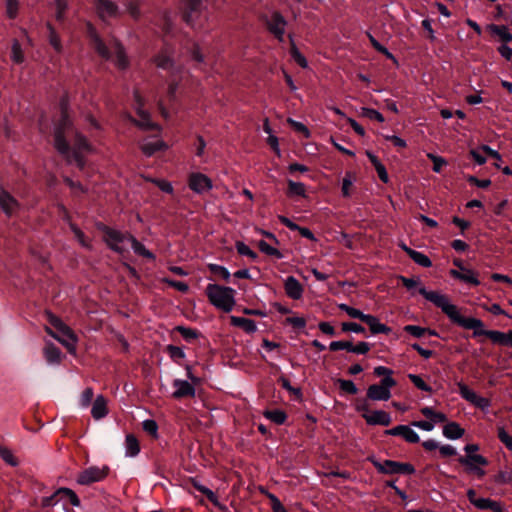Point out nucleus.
<instances>
[{
	"instance_id": "obj_45",
	"label": "nucleus",
	"mask_w": 512,
	"mask_h": 512,
	"mask_svg": "<svg viewBox=\"0 0 512 512\" xmlns=\"http://www.w3.org/2000/svg\"><path fill=\"white\" fill-rule=\"evenodd\" d=\"M401 437H403L409 443H418L420 440L419 435L407 425L404 426Z\"/></svg>"
},
{
	"instance_id": "obj_55",
	"label": "nucleus",
	"mask_w": 512,
	"mask_h": 512,
	"mask_svg": "<svg viewBox=\"0 0 512 512\" xmlns=\"http://www.w3.org/2000/svg\"><path fill=\"white\" fill-rule=\"evenodd\" d=\"M495 482L498 483V484H508V483H512V472L510 470H504V471H500L496 476H495Z\"/></svg>"
},
{
	"instance_id": "obj_62",
	"label": "nucleus",
	"mask_w": 512,
	"mask_h": 512,
	"mask_svg": "<svg viewBox=\"0 0 512 512\" xmlns=\"http://www.w3.org/2000/svg\"><path fill=\"white\" fill-rule=\"evenodd\" d=\"M49 323L58 331L60 329H64L67 331V325L57 316L48 313Z\"/></svg>"
},
{
	"instance_id": "obj_56",
	"label": "nucleus",
	"mask_w": 512,
	"mask_h": 512,
	"mask_svg": "<svg viewBox=\"0 0 512 512\" xmlns=\"http://www.w3.org/2000/svg\"><path fill=\"white\" fill-rule=\"evenodd\" d=\"M155 63L158 67L168 69L171 66V60L167 52H163L155 57Z\"/></svg>"
},
{
	"instance_id": "obj_40",
	"label": "nucleus",
	"mask_w": 512,
	"mask_h": 512,
	"mask_svg": "<svg viewBox=\"0 0 512 512\" xmlns=\"http://www.w3.org/2000/svg\"><path fill=\"white\" fill-rule=\"evenodd\" d=\"M338 308L344 312H346L351 318L360 319L362 321L364 317V313L356 308L350 307L347 304L341 303L338 305Z\"/></svg>"
},
{
	"instance_id": "obj_8",
	"label": "nucleus",
	"mask_w": 512,
	"mask_h": 512,
	"mask_svg": "<svg viewBox=\"0 0 512 512\" xmlns=\"http://www.w3.org/2000/svg\"><path fill=\"white\" fill-rule=\"evenodd\" d=\"M375 468L384 474H413L415 472L414 467L408 463H401L392 460L372 461Z\"/></svg>"
},
{
	"instance_id": "obj_39",
	"label": "nucleus",
	"mask_w": 512,
	"mask_h": 512,
	"mask_svg": "<svg viewBox=\"0 0 512 512\" xmlns=\"http://www.w3.org/2000/svg\"><path fill=\"white\" fill-rule=\"evenodd\" d=\"M258 247L261 250V252H263L269 256H274L278 259L282 258V254L280 253V251L278 249L272 247L271 245H269L267 242H265L263 240L259 241Z\"/></svg>"
},
{
	"instance_id": "obj_29",
	"label": "nucleus",
	"mask_w": 512,
	"mask_h": 512,
	"mask_svg": "<svg viewBox=\"0 0 512 512\" xmlns=\"http://www.w3.org/2000/svg\"><path fill=\"white\" fill-rule=\"evenodd\" d=\"M231 323L234 326L243 328L248 333L255 332L257 329L256 323L248 318L231 316Z\"/></svg>"
},
{
	"instance_id": "obj_24",
	"label": "nucleus",
	"mask_w": 512,
	"mask_h": 512,
	"mask_svg": "<svg viewBox=\"0 0 512 512\" xmlns=\"http://www.w3.org/2000/svg\"><path fill=\"white\" fill-rule=\"evenodd\" d=\"M362 321L365 322L369 326L370 331L373 334H380V333L387 334L390 332V328L387 327L386 325L380 323L378 318H376L375 316L365 314Z\"/></svg>"
},
{
	"instance_id": "obj_1",
	"label": "nucleus",
	"mask_w": 512,
	"mask_h": 512,
	"mask_svg": "<svg viewBox=\"0 0 512 512\" xmlns=\"http://www.w3.org/2000/svg\"><path fill=\"white\" fill-rule=\"evenodd\" d=\"M419 293L425 297L426 300L432 302L436 307L440 308L442 312L450 319L451 322L459 325L465 329H472L474 336L485 335L489 338L491 330H485L484 324L480 319L473 317H464L460 309L452 304L449 298L437 291H428L424 287L419 288Z\"/></svg>"
},
{
	"instance_id": "obj_36",
	"label": "nucleus",
	"mask_w": 512,
	"mask_h": 512,
	"mask_svg": "<svg viewBox=\"0 0 512 512\" xmlns=\"http://www.w3.org/2000/svg\"><path fill=\"white\" fill-rule=\"evenodd\" d=\"M457 386L461 397L464 398L466 401L473 403L478 394L471 390L466 384L462 382H458Z\"/></svg>"
},
{
	"instance_id": "obj_63",
	"label": "nucleus",
	"mask_w": 512,
	"mask_h": 512,
	"mask_svg": "<svg viewBox=\"0 0 512 512\" xmlns=\"http://www.w3.org/2000/svg\"><path fill=\"white\" fill-rule=\"evenodd\" d=\"M404 330L406 332L410 333L412 336L417 337V338L422 337L424 335V333L426 332L425 328H422V327L416 326V325H407L404 327Z\"/></svg>"
},
{
	"instance_id": "obj_60",
	"label": "nucleus",
	"mask_w": 512,
	"mask_h": 512,
	"mask_svg": "<svg viewBox=\"0 0 512 512\" xmlns=\"http://www.w3.org/2000/svg\"><path fill=\"white\" fill-rule=\"evenodd\" d=\"M94 393L92 388H86L80 397V404L82 407H88L93 399Z\"/></svg>"
},
{
	"instance_id": "obj_5",
	"label": "nucleus",
	"mask_w": 512,
	"mask_h": 512,
	"mask_svg": "<svg viewBox=\"0 0 512 512\" xmlns=\"http://www.w3.org/2000/svg\"><path fill=\"white\" fill-rule=\"evenodd\" d=\"M184 18L192 27H202L208 20L207 5L203 0H187Z\"/></svg>"
},
{
	"instance_id": "obj_15",
	"label": "nucleus",
	"mask_w": 512,
	"mask_h": 512,
	"mask_svg": "<svg viewBox=\"0 0 512 512\" xmlns=\"http://www.w3.org/2000/svg\"><path fill=\"white\" fill-rule=\"evenodd\" d=\"M358 409L366 412L363 414V418L369 425L388 426L391 423V416L383 410L369 412L365 406L358 407Z\"/></svg>"
},
{
	"instance_id": "obj_4",
	"label": "nucleus",
	"mask_w": 512,
	"mask_h": 512,
	"mask_svg": "<svg viewBox=\"0 0 512 512\" xmlns=\"http://www.w3.org/2000/svg\"><path fill=\"white\" fill-rule=\"evenodd\" d=\"M206 294L209 301L224 312L232 311L236 304L235 290L231 287L209 284L206 288Z\"/></svg>"
},
{
	"instance_id": "obj_42",
	"label": "nucleus",
	"mask_w": 512,
	"mask_h": 512,
	"mask_svg": "<svg viewBox=\"0 0 512 512\" xmlns=\"http://www.w3.org/2000/svg\"><path fill=\"white\" fill-rule=\"evenodd\" d=\"M408 378L411 380V382L420 390L425 392H431L432 388L424 382V380L416 374H409Z\"/></svg>"
},
{
	"instance_id": "obj_13",
	"label": "nucleus",
	"mask_w": 512,
	"mask_h": 512,
	"mask_svg": "<svg viewBox=\"0 0 512 512\" xmlns=\"http://www.w3.org/2000/svg\"><path fill=\"white\" fill-rule=\"evenodd\" d=\"M94 7L97 15L106 21L119 15L118 5L111 0H94Z\"/></svg>"
},
{
	"instance_id": "obj_28",
	"label": "nucleus",
	"mask_w": 512,
	"mask_h": 512,
	"mask_svg": "<svg viewBox=\"0 0 512 512\" xmlns=\"http://www.w3.org/2000/svg\"><path fill=\"white\" fill-rule=\"evenodd\" d=\"M443 435L448 439H459L464 435V429L456 422H450L443 427Z\"/></svg>"
},
{
	"instance_id": "obj_59",
	"label": "nucleus",
	"mask_w": 512,
	"mask_h": 512,
	"mask_svg": "<svg viewBox=\"0 0 512 512\" xmlns=\"http://www.w3.org/2000/svg\"><path fill=\"white\" fill-rule=\"evenodd\" d=\"M342 330L345 332L363 333L364 327L354 322L342 323Z\"/></svg>"
},
{
	"instance_id": "obj_37",
	"label": "nucleus",
	"mask_w": 512,
	"mask_h": 512,
	"mask_svg": "<svg viewBox=\"0 0 512 512\" xmlns=\"http://www.w3.org/2000/svg\"><path fill=\"white\" fill-rule=\"evenodd\" d=\"M410 258L415 262L417 263L418 265L422 266V267H430L432 265V262L431 260L428 258V256H426L425 254H423L422 252H419V251H416L414 250L413 252H411V255H410Z\"/></svg>"
},
{
	"instance_id": "obj_2",
	"label": "nucleus",
	"mask_w": 512,
	"mask_h": 512,
	"mask_svg": "<svg viewBox=\"0 0 512 512\" xmlns=\"http://www.w3.org/2000/svg\"><path fill=\"white\" fill-rule=\"evenodd\" d=\"M69 126L70 121L68 116L63 113L61 122L55 130V147L70 163L75 162L78 168L83 169L85 161L82 154L84 151L89 152L91 148L87 140L82 135L75 133L74 149L73 151H70L69 145L64 137V133Z\"/></svg>"
},
{
	"instance_id": "obj_7",
	"label": "nucleus",
	"mask_w": 512,
	"mask_h": 512,
	"mask_svg": "<svg viewBox=\"0 0 512 512\" xmlns=\"http://www.w3.org/2000/svg\"><path fill=\"white\" fill-rule=\"evenodd\" d=\"M396 385L394 378H383L379 384L370 385L367 397L373 401H387L391 398V388Z\"/></svg>"
},
{
	"instance_id": "obj_27",
	"label": "nucleus",
	"mask_w": 512,
	"mask_h": 512,
	"mask_svg": "<svg viewBox=\"0 0 512 512\" xmlns=\"http://www.w3.org/2000/svg\"><path fill=\"white\" fill-rule=\"evenodd\" d=\"M459 462L465 466H468L469 469L476 467L477 465L485 466L487 465V460L482 455L479 454H471L465 457H460Z\"/></svg>"
},
{
	"instance_id": "obj_31",
	"label": "nucleus",
	"mask_w": 512,
	"mask_h": 512,
	"mask_svg": "<svg viewBox=\"0 0 512 512\" xmlns=\"http://www.w3.org/2000/svg\"><path fill=\"white\" fill-rule=\"evenodd\" d=\"M476 507L479 509H490L493 512H502L503 510L500 502L493 501L489 498H479L476 502Z\"/></svg>"
},
{
	"instance_id": "obj_23",
	"label": "nucleus",
	"mask_w": 512,
	"mask_h": 512,
	"mask_svg": "<svg viewBox=\"0 0 512 512\" xmlns=\"http://www.w3.org/2000/svg\"><path fill=\"white\" fill-rule=\"evenodd\" d=\"M107 413V400L102 395H98L92 405V417L96 420H99L104 418Z\"/></svg>"
},
{
	"instance_id": "obj_44",
	"label": "nucleus",
	"mask_w": 512,
	"mask_h": 512,
	"mask_svg": "<svg viewBox=\"0 0 512 512\" xmlns=\"http://www.w3.org/2000/svg\"><path fill=\"white\" fill-rule=\"evenodd\" d=\"M265 416L276 424H282L286 420L285 413L280 410L267 411L265 412Z\"/></svg>"
},
{
	"instance_id": "obj_48",
	"label": "nucleus",
	"mask_w": 512,
	"mask_h": 512,
	"mask_svg": "<svg viewBox=\"0 0 512 512\" xmlns=\"http://www.w3.org/2000/svg\"><path fill=\"white\" fill-rule=\"evenodd\" d=\"M143 430L153 437L158 436V425L154 420L147 419L142 423Z\"/></svg>"
},
{
	"instance_id": "obj_10",
	"label": "nucleus",
	"mask_w": 512,
	"mask_h": 512,
	"mask_svg": "<svg viewBox=\"0 0 512 512\" xmlns=\"http://www.w3.org/2000/svg\"><path fill=\"white\" fill-rule=\"evenodd\" d=\"M109 472V467L104 465L102 467L91 466L83 470L77 477V483L80 485H90L95 482L102 481L106 478Z\"/></svg>"
},
{
	"instance_id": "obj_51",
	"label": "nucleus",
	"mask_w": 512,
	"mask_h": 512,
	"mask_svg": "<svg viewBox=\"0 0 512 512\" xmlns=\"http://www.w3.org/2000/svg\"><path fill=\"white\" fill-rule=\"evenodd\" d=\"M361 115L362 116H365L369 119H373V120H376L378 122H384V117L383 115L378 112L377 110H374V109H371V108H362L361 110Z\"/></svg>"
},
{
	"instance_id": "obj_25",
	"label": "nucleus",
	"mask_w": 512,
	"mask_h": 512,
	"mask_svg": "<svg viewBox=\"0 0 512 512\" xmlns=\"http://www.w3.org/2000/svg\"><path fill=\"white\" fill-rule=\"evenodd\" d=\"M489 338L494 343L512 347V330L508 331L507 333L492 330L489 332Z\"/></svg>"
},
{
	"instance_id": "obj_64",
	"label": "nucleus",
	"mask_w": 512,
	"mask_h": 512,
	"mask_svg": "<svg viewBox=\"0 0 512 512\" xmlns=\"http://www.w3.org/2000/svg\"><path fill=\"white\" fill-rule=\"evenodd\" d=\"M498 437L507 448L512 449V437L503 428L499 429Z\"/></svg>"
},
{
	"instance_id": "obj_47",
	"label": "nucleus",
	"mask_w": 512,
	"mask_h": 512,
	"mask_svg": "<svg viewBox=\"0 0 512 512\" xmlns=\"http://www.w3.org/2000/svg\"><path fill=\"white\" fill-rule=\"evenodd\" d=\"M125 5H126L128 13L133 18L136 19V18H138L140 16V9H139L140 0H128L125 3Z\"/></svg>"
},
{
	"instance_id": "obj_43",
	"label": "nucleus",
	"mask_w": 512,
	"mask_h": 512,
	"mask_svg": "<svg viewBox=\"0 0 512 512\" xmlns=\"http://www.w3.org/2000/svg\"><path fill=\"white\" fill-rule=\"evenodd\" d=\"M427 157L433 162V171L436 173L441 172L442 167L447 164L446 160L440 156L428 153Z\"/></svg>"
},
{
	"instance_id": "obj_41",
	"label": "nucleus",
	"mask_w": 512,
	"mask_h": 512,
	"mask_svg": "<svg viewBox=\"0 0 512 512\" xmlns=\"http://www.w3.org/2000/svg\"><path fill=\"white\" fill-rule=\"evenodd\" d=\"M54 5L56 10L55 17L58 21H62L68 7V3L66 0H55Z\"/></svg>"
},
{
	"instance_id": "obj_20",
	"label": "nucleus",
	"mask_w": 512,
	"mask_h": 512,
	"mask_svg": "<svg viewBox=\"0 0 512 512\" xmlns=\"http://www.w3.org/2000/svg\"><path fill=\"white\" fill-rule=\"evenodd\" d=\"M450 275L458 279L464 283H468L474 286H477L480 284V281L478 280L477 273L471 269L465 268L462 269V271H458L456 269L450 270Z\"/></svg>"
},
{
	"instance_id": "obj_61",
	"label": "nucleus",
	"mask_w": 512,
	"mask_h": 512,
	"mask_svg": "<svg viewBox=\"0 0 512 512\" xmlns=\"http://www.w3.org/2000/svg\"><path fill=\"white\" fill-rule=\"evenodd\" d=\"M371 345L368 342L361 341L357 345L352 344L351 352L355 354H366L369 352Z\"/></svg>"
},
{
	"instance_id": "obj_50",
	"label": "nucleus",
	"mask_w": 512,
	"mask_h": 512,
	"mask_svg": "<svg viewBox=\"0 0 512 512\" xmlns=\"http://www.w3.org/2000/svg\"><path fill=\"white\" fill-rule=\"evenodd\" d=\"M209 270L213 274L222 277L226 281H228L229 278H230L229 271L225 267H223V266H220V265H217V264H209Z\"/></svg>"
},
{
	"instance_id": "obj_46",
	"label": "nucleus",
	"mask_w": 512,
	"mask_h": 512,
	"mask_svg": "<svg viewBox=\"0 0 512 512\" xmlns=\"http://www.w3.org/2000/svg\"><path fill=\"white\" fill-rule=\"evenodd\" d=\"M338 384L340 389L343 390L344 392H347L352 395L358 392L356 385L351 380L339 379Z\"/></svg>"
},
{
	"instance_id": "obj_18",
	"label": "nucleus",
	"mask_w": 512,
	"mask_h": 512,
	"mask_svg": "<svg viewBox=\"0 0 512 512\" xmlns=\"http://www.w3.org/2000/svg\"><path fill=\"white\" fill-rule=\"evenodd\" d=\"M284 289L287 296L293 300L300 299L304 292L301 283L293 276H289L286 278L284 282Z\"/></svg>"
},
{
	"instance_id": "obj_34",
	"label": "nucleus",
	"mask_w": 512,
	"mask_h": 512,
	"mask_svg": "<svg viewBox=\"0 0 512 512\" xmlns=\"http://www.w3.org/2000/svg\"><path fill=\"white\" fill-rule=\"evenodd\" d=\"M130 246L133 249V251L140 256H143V257H146L149 259L155 258L154 255L149 250H147L145 248V246L134 237H132V239H130Z\"/></svg>"
},
{
	"instance_id": "obj_53",
	"label": "nucleus",
	"mask_w": 512,
	"mask_h": 512,
	"mask_svg": "<svg viewBox=\"0 0 512 512\" xmlns=\"http://www.w3.org/2000/svg\"><path fill=\"white\" fill-rule=\"evenodd\" d=\"M352 342L350 341H333L329 345L331 351L347 350L351 352Z\"/></svg>"
},
{
	"instance_id": "obj_57",
	"label": "nucleus",
	"mask_w": 512,
	"mask_h": 512,
	"mask_svg": "<svg viewBox=\"0 0 512 512\" xmlns=\"http://www.w3.org/2000/svg\"><path fill=\"white\" fill-rule=\"evenodd\" d=\"M176 330L181 334V336L191 341L197 337V332L191 328L183 327V326H177Z\"/></svg>"
},
{
	"instance_id": "obj_22",
	"label": "nucleus",
	"mask_w": 512,
	"mask_h": 512,
	"mask_svg": "<svg viewBox=\"0 0 512 512\" xmlns=\"http://www.w3.org/2000/svg\"><path fill=\"white\" fill-rule=\"evenodd\" d=\"M0 207L11 216L19 209V204L9 193L0 191Z\"/></svg>"
},
{
	"instance_id": "obj_3",
	"label": "nucleus",
	"mask_w": 512,
	"mask_h": 512,
	"mask_svg": "<svg viewBox=\"0 0 512 512\" xmlns=\"http://www.w3.org/2000/svg\"><path fill=\"white\" fill-rule=\"evenodd\" d=\"M88 34L93 48L102 58L113 61L119 69H126L128 67L129 59L123 46L118 41L113 40L109 47L106 46L91 25L88 26Z\"/></svg>"
},
{
	"instance_id": "obj_6",
	"label": "nucleus",
	"mask_w": 512,
	"mask_h": 512,
	"mask_svg": "<svg viewBox=\"0 0 512 512\" xmlns=\"http://www.w3.org/2000/svg\"><path fill=\"white\" fill-rule=\"evenodd\" d=\"M132 237L133 236L130 234H124L114 229L105 228L104 241L115 252H125L130 245V239H132Z\"/></svg>"
},
{
	"instance_id": "obj_38",
	"label": "nucleus",
	"mask_w": 512,
	"mask_h": 512,
	"mask_svg": "<svg viewBox=\"0 0 512 512\" xmlns=\"http://www.w3.org/2000/svg\"><path fill=\"white\" fill-rule=\"evenodd\" d=\"M47 28L49 30V43H50V45L57 52H61L62 51V44H61V40H60L58 34L56 33L55 29L50 24L47 25Z\"/></svg>"
},
{
	"instance_id": "obj_52",
	"label": "nucleus",
	"mask_w": 512,
	"mask_h": 512,
	"mask_svg": "<svg viewBox=\"0 0 512 512\" xmlns=\"http://www.w3.org/2000/svg\"><path fill=\"white\" fill-rule=\"evenodd\" d=\"M6 14L9 18L13 19L17 16L19 3L18 0H5Z\"/></svg>"
},
{
	"instance_id": "obj_49",
	"label": "nucleus",
	"mask_w": 512,
	"mask_h": 512,
	"mask_svg": "<svg viewBox=\"0 0 512 512\" xmlns=\"http://www.w3.org/2000/svg\"><path fill=\"white\" fill-rule=\"evenodd\" d=\"M236 249H237V252L240 254V255H243V256H247L251 259H256L257 258V254L252 251L250 249L249 246H247L245 243L243 242H237L236 243Z\"/></svg>"
},
{
	"instance_id": "obj_35",
	"label": "nucleus",
	"mask_w": 512,
	"mask_h": 512,
	"mask_svg": "<svg viewBox=\"0 0 512 512\" xmlns=\"http://www.w3.org/2000/svg\"><path fill=\"white\" fill-rule=\"evenodd\" d=\"M69 226L80 245L84 248L91 249L90 241L87 239L85 234L75 224L70 222Z\"/></svg>"
},
{
	"instance_id": "obj_17",
	"label": "nucleus",
	"mask_w": 512,
	"mask_h": 512,
	"mask_svg": "<svg viewBox=\"0 0 512 512\" xmlns=\"http://www.w3.org/2000/svg\"><path fill=\"white\" fill-rule=\"evenodd\" d=\"M173 387L175 388L172 396L180 399L184 397H194L195 388L193 384L185 380L175 379L173 381Z\"/></svg>"
},
{
	"instance_id": "obj_11",
	"label": "nucleus",
	"mask_w": 512,
	"mask_h": 512,
	"mask_svg": "<svg viewBox=\"0 0 512 512\" xmlns=\"http://www.w3.org/2000/svg\"><path fill=\"white\" fill-rule=\"evenodd\" d=\"M265 23L268 31L274 35L280 42L284 40L287 21L278 12H272L265 17Z\"/></svg>"
},
{
	"instance_id": "obj_33",
	"label": "nucleus",
	"mask_w": 512,
	"mask_h": 512,
	"mask_svg": "<svg viewBox=\"0 0 512 512\" xmlns=\"http://www.w3.org/2000/svg\"><path fill=\"white\" fill-rule=\"evenodd\" d=\"M11 60L15 64H21L25 60L24 52H23L21 44L19 43L18 40H14L12 42V46H11Z\"/></svg>"
},
{
	"instance_id": "obj_12",
	"label": "nucleus",
	"mask_w": 512,
	"mask_h": 512,
	"mask_svg": "<svg viewBox=\"0 0 512 512\" xmlns=\"http://www.w3.org/2000/svg\"><path fill=\"white\" fill-rule=\"evenodd\" d=\"M46 331L54 339L59 341L70 353H75L77 337L69 326H67V331L60 329L58 333L53 332L50 328H46Z\"/></svg>"
},
{
	"instance_id": "obj_14",
	"label": "nucleus",
	"mask_w": 512,
	"mask_h": 512,
	"mask_svg": "<svg viewBox=\"0 0 512 512\" xmlns=\"http://www.w3.org/2000/svg\"><path fill=\"white\" fill-rule=\"evenodd\" d=\"M135 102H136V112L140 119L135 121V123L142 129H159V126L151 122L149 113L143 109V99L139 95L138 92L134 94Z\"/></svg>"
},
{
	"instance_id": "obj_9",
	"label": "nucleus",
	"mask_w": 512,
	"mask_h": 512,
	"mask_svg": "<svg viewBox=\"0 0 512 512\" xmlns=\"http://www.w3.org/2000/svg\"><path fill=\"white\" fill-rule=\"evenodd\" d=\"M60 501H63L64 507L67 503H70L72 506H79L80 504L79 498L73 490L69 488H60L52 496L44 498L43 505L53 506L57 505Z\"/></svg>"
},
{
	"instance_id": "obj_30",
	"label": "nucleus",
	"mask_w": 512,
	"mask_h": 512,
	"mask_svg": "<svg viewBox=\"0 0 512 512\" xmlns=\"http://www.w3.org/2000/svg\"><path fill=\"white\" fill-rule=\"evenodd\" d=\"M489 30L496 36L500 38L504 43H508L512 41V34L509 32V29L504 25H489Z\"/></svg>"
},
{
	"instance_id": "obj_16",
	"label": "nucleus",
	"mask_w": 512,
	"mask_h": 512,
	"mask_svg": "<svg viewBox=\"0 0 512 512\" xmlns=\"http://www.w3.org/2000/svg\"><path fill=\"white\" fill-rule=\"evenodd\" d=\"M189 187L194 192L201 194L212 188V181L202 173H192L189 176Z\"/></svg>"
},
{
	"instance_id": "obj_54",
	"label": "nucleus",
	"mask_w": 512,
	"mask_h": 512,
	"mask_svg": "<svg viewBox=\"0 0 512 512\" xmlns=\"http://www.w3.org/2000/svg\"><path fill=\"white\" fill-rule=\"evenodd\" d=\"M372 46L380 53L384 54L387 58L394 60V56L383 45H381L371 34H368Z\"/></svg>"
},
{
	"instance_id": "obj_58",
	"label": "nucleus",
	"mask_w": 512,
	"mask_h": 512,
	"mask_svg": "<svg viewBox=\"0 0 512 512\" xmlns=\"http://www.w3.org/2000/svg\"><path fill=\"white\" fill-rule=\"evenodd\" d=\"M0 456L6 463H8L11 466H16L18 464L13 453L6 448H0Z\"/></svg>"
},
{
	"instance_id": "obj_26",
	"label": "nucleus",
	"mask_w": 512,
	"mask_h": 512,
	"mask_svg": "<svg viewBox=\"0 0 512 512\" xmlns=\"http://www.w3.org/2000/svg\"><path fill=\"white\" fill-rule=\"evenodd\" d=\"M140 452L139 441L133 434L126 435L125 438V455L127 457H135Z\"/></svg>"
},
{
	"instance_id": "obj_21",
	"label": "nucleus",
	"mask_w": 512,
	"mask_h": 512,
	"mask_svg": "<svg viewBox=\"0 0 512 512\" xmlns=\"http://www.w3.org/2000/svg\"><path fill=\"white\" fill-rule=\"evenodd\" d=\"M166 148V144L158 138H146L141 143V150L146 156H152L155 152Z\"/></svg>"
},
{
	"instance_id": "obj_19",
	"label": "nucleus",
	"mask_w": 512,
	"mask_h": 512,
	"mask_svg": "<svg viewBox=\"0 0 512 512\" xmlns=\"http://www.w3.org/2000/svg\"><path fill=\"white\" fill-rule=\"evenodd\" d=\"M43 355L50 365H59L64 357L60 349L51 342H46L43 348Z\"/></svg>"
},
{
	"instance_id": "obj_32",
	"label": "nucleus",
	"mask_w": 512,
	"mask_h": 512,
	"mask_svg": "<svg viewBox=\"0 0 512 512\" xmlns=\"http://www.w3.org/2000/svg\"><path fill=\"white\" fill-rule=\"evenodd\" d=\"M287 184H288L287 194L289 196H301V197L306 196V187L303 183L295 182L293 180H288Z\"/></svg>"
}]
</instances>
